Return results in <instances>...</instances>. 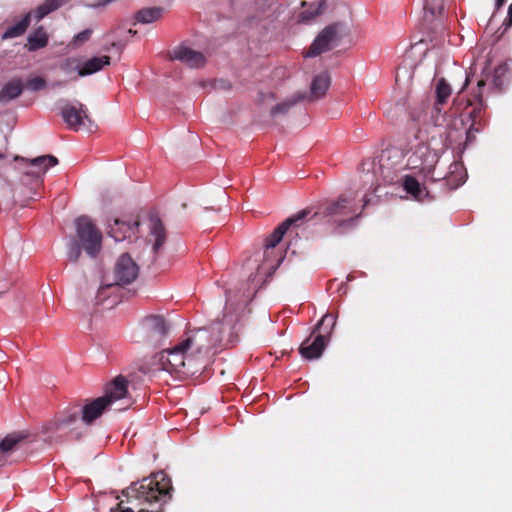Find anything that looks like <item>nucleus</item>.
I'll use <instances>...</instances> for the list:
<instances>
[{"label": "nucleus", "mask_w": 512, "mask_h": 512, "mask_svg": "<svg viewBox=\"0 0 512 512\" xmlns=\"http://www.w3.org/2000/svg\"><path fill=\"white\" fill-rule=\"evenodd\" d=\"M233 303L227 301L221 320L210 324V339L207 329H199L173 348L165 349L154 357L152 371H166L178 379H185L198 372L197 360L218 345H232L235 342L234 328L238 314Z\"/></svg>", "instance_id": "1"}, {"label": "nucleus", "mask_w": 512, "mask_h": 512, "mask_svg": "<svg viewBox=\"0 0 512 512\" xmlns=\"http://www.w3.org/2000/svg\"><path fill=\"white\" fill-rule=\"evenodd\" d=\"M476 103L470 101L459 118H454L447 127L446 140L450 145L467 146L475 140V134L486 126V105L481 92L474 95Z\"/></svg>", "instance_id": "2"}, {"label": "nucleus", "mask_w": 512, "mask_h": 512, "mask_svg": "<svg viewBox=\"0 0 512 512\" xmlns=\"http://www.w3.org/2000/svg\"><path fill=\"white\" fill-rule=\"evenodd\" d=\"M171 480L164 472L151 474L141 481L133 482L125 491L127 498L146 502L150 506L158 505L155 509H141L139 512H162V506L171 499ZM119 512H134L131 508Z\"/></svg>", "instance_id": "3"}, {"label": "nucleus", "mask_w": 512, "mask_h": 512, "mask_svg": "<svg viewBox=\"0 0 512 512\" xmlns=\"http://www.w3.org/2000/svg\"><path fill=\"white\" fill-rule=\"evenodd\" d=\"M358 215L354 199L341 195L336 201L327 202L318 211L313 214L310 213L305 221L313 224L324 221L340 226L353 220Z\"/></svg>", "instance_id": "4"}, {"label": "nucleus", "mask_w": 512, "mask_h": 512, "mask_svg": "<svg viewBox=\"0 0 512 512\" xmlns=\"http://www.w3.org/2000/svg\"><path fill=\"white\" fill-rule=\"evenodd\" d=\"M440 158V150L430 147L427 143H420L415 147L408 158L410 169L418 170L425 177H431L433 180H440L446 177L445 173H439L434 176L435 167Z\"/></svg>", "instance_id": "5"}, {"label": "nucleus", "mask_w": 512, "mask_h": 512, "mask_svg": "<svg viewBox=\"0 0 512 512\" xmlns=\"http://www.w3.org/2000/svg\"><path fill=\"white\" fill-rule=\"evenodd\" d=\"M77 242L85 252L95 258L102 247V233L87 216H80L75 220Z\"/></svg>", "instance_id": "6"}, {"label": "nucleus", "mask_w": 512, "mask_h": 512, "mask_svg": "<svg viewBox=\"0 0 512 512\" xmlns=\"http://www.w3.org/2000/svg\"><path fill=\"white\" fill-rule=\"evenodd\" d=\"M169 329L163 316L149 315L141 320L137 333L140 341L157 346L168 335Z\"/></svg>", "instance_id": "7"}, {"label": "nucleus", "mask_w": 512, "mask_h": 512, "mask_svg": "<svg viewBox=\"0 0 512 512\" xmlns=\"http://www.w3.org/2000/svg\"><path fill=\"white\" fill-rule=\"evenodd\" d=\"M14 159L15 161H23L29 165V169L25 171L22 182L25 185L31 183L35 192L42 187L43 176L47 170L58 164V159L52 155H43L34 159L16 156Z\"/></svg>", "instance_id": "8"}, {"label": "nucleus", "mask_w": 512, "mask_h": 512, "mask_svg": "<svg viewBox=\"0 0 512 512\" xmlns=\"http://www.w3.org/2000/svg\"><path fill=\"white\" fill-rule=\"evenodd\" d=\"M61 116L68 128L74 131H78L82 126H85L90 132L96 128L87 107L82 103H79L78 107L66 104L61 110Z\"/></svg>", "instance_id": "9"}, {"label": "nucleus", "mask_w": 512, "mask_h": 512, "mask_svg": "<svg viewBox=\"0 0 512 512\" xmlns=\"http://www.w3.org/2000/svg\"><path fill=\"white\" fill-rule=\"evenodd\" d=\"M139 274L136 262L127 254H123L117 260L114 267L115 285L124 286L132 283Z\"/></svg>", "instance_id": "10"}, {"label": "nucleus", "mask_w": 512, "mask_h": 512, "mask_svg": "<svg viewBox=\"0 0 512 512\" xmlns=\"http://www.w3.org/2000/svg\"><path fill=\"white\" fill-rule=\"evenodd\" d=\"M338 36V27L336 24L325 27L311 44L306 53V57H315L323 52L331 50Z\"/></svg>", "instance_id": "11"}, {"label": "nucleus", "mask_w": 512, "mask_h": 512, "mask_svg": "<svg viewBox=\"0 0 512 512\" xmlns=\"http://www.w3.org/2000/svg\"><path fill=\"white\" fill-rule=\"evenodd\" d=\"M310 213V209H303L292 217L286 219L267 237L265 243L266 249L274 248L282 240L284 234L290 227H300L305 222Z\"/></svg>", "instance_id": "12"}, {"label": "nucleus", "mask_w": 512, "mask_h": 512, "mask_svg": "<svg viewBox=\"0 0 512 512\" xmlns=\"http://www.w3.org/2000/svg\"><path fill=\"white\" fill-rule=\"evenodd\" d=\"M81 421L80 406L69 408L62 416L45 426L46 431L70 432L77 429Z\"/></svg>", "instance_id": "13"}, {"label": "nucleus", "mask_w": 512, "mask_h": 512, "mask_svg": "<svg viewBox=\"0 0 512 512\" xmlns=\"http://www.w3.org/2000/svg\"><path fill=\"white\" fill-rule=\"evenodd\" d=\"M139 226L140 222L137 218L129 220L114 219L113 224L108 226V234L117 242L124 241L136 235Z\"/></svg>", "instance_id": "14"}, {"label": "nucleus", "mask_w": 512, "mask_h": 512, "mask_svg": "<svg viewBox=\"0 0 512 512\" xmlns=\"http://www.w3.org/2000/svg\"><path fill=\"white\" fill-rule=\"evenodd\" d=\"M174 59L179 60L191 68L203 67L206 63L205 56L196 50L186 46H179L173 50Z\"/></svg>", "instance_id": "15"}, {"label": "nucleus", "mask_w": 512, "mask_h": 512, "mask_svg": "<svg viewBox=\"0 0 512 512\" xmlns=\"http://www.w3.org/2000/svg\"><path fill=\"white\" fill-rule=\"evenodd\" d=\"M327 342H325L322 336L310 335L299 347V353L304 359L313 360L319 358Z\"/></svg>", "instance_id": "16"}, {"label": "nucleus", "mask_w": 512, "mask_h": 512, "mask_svg": "<svg viewBox=\"0 0 512 512\" xmlns=\"http://www.w3.org/2000/svg\"><path fill=\"white\" fill-rule=\"evenodd\" d=\"M127 386L128 381L126 378L119 375L109 385H107L105 395L101 398H105V403L109 406L117 400H122L127 397Z\"/></svg>", "instance_id": "17"}, {"label": "nucleus", "mask_w": 512, "mask_h": 512, "mask_svg": "<svg viewBox=\"0 0 512 512\" xmlns=\"http://www.w3.org/2000/svg\"><path fill=\"white\" fill-rule=\"evenodd\" d=\"M104 399L105 398L99 397L83 407H80L81 421L89 425L99 418L103 411L108 407Z\"/></svg>", "instance_id": "18"}, {"label": "nucleus", "mask_w": 512, "mask_h": 512, "mask_svg": "<svg viewBox=\"0 0 512 512\" xmlns=\"http://www.w3.org/2000/svg\"><path fill=\"white\" fill-rule=\"evenodd\" d=\"M330 82V75L328 72H322L316 75L312 80L308 99L310 101H315L324 97L330 86Z\"/></svg>", "instance_id": "19"}, {"label": "nucleus", "mask_w": 512, "mask_h": 512, "mask_svg": "<svg viewBox=\"0 0 512 512\" xmlns=\"http://www.w3.org/2000/svg\"><path fill=\"white\" fill-rule=\"evenodd\" d=\"M150 235L154 238L153 252L157 254L166 241L165 227L157 216L150 217Z\"/></svg>", "instance_id": "20"}, {"label": "nucleus", "mask_w": 512, "mask_h": 512, "mask_svg": "<svg viewBox=\"0 0 512 512\" xmlns=\"http://www.w3.org/2000/svg\"><path fill=\"white\" fill-rule=\"evenodd\" d=\"M402 187L417 201H422L425 197L428 196L426 187L420 184V182L414 176L405 175L402 178Z\"/></svg>", "instance_id": "21"}, {"label": "nucleus", "mask_w": 512, "mask_h": 512, "mask_svg": "<svg viewBox=\"0 0 512 512\" xmlns=\"http://www.w3.org/2000/svg\"><path fill=\"white\" fill-rule=\"evenodd\" d=\"M28 438V432L17 431L6 435L0 442L2 454H9L20 447V444Z\"/></svg>", "instance_id": "22"}, {"label": "nucleus", "mask_w": 512, "mask_h": 512, "mask_svg": "<svg viewBox=\"0 0 512 512\" xmlns=\"http://www.w3.org/2000/svg\"><path fill=\"white\" fill-rule=\"evenodd\" d=\"M110 64V57L103 55L100 57H92L84 62H81V68L79 70V76L84 77L94 74L103 69L104 66Z\"/></svg>", "instance_id": "23"}, {"label": "nucleus", "mask_w": 512, "mask_h": 512, "mask_svg": "<svg viewBox=\"0 0 512 512\" xmlns=\"http://www.w3.org/2000/svg\"><path fill=\"white\" fill-rule=\"evenodd\" d=\"M23 92V83L21 79H12L6 83L0 90V103L5 104L16 99Z\"/></svg>", "instance_id": "24"}, {"label": "nucleus", "mask_w": 512, "mask_h": 512, "mask_svg": "<svg viewBox=\"0 0 512 512\" xmlns=\"http://www.w3.org/2000/svg\"><path fill=\"white\" fill-rule=\"evenodd\" d=\"M335 324L336 317L333 314H326L318 322L312 331V335L322 336L323 340L328 343Z\"/></svg>", "instance_id": "25"}, {"label": "nucleus", "mask_w": 512, "mask_h": 512, "mask_svg": "<svg viewBox=\"0 0 512 512\" xmlns=\"http://www.w3.org/2000/svg\"><path fill=\"white\" fill-rule=\"evenodd\" d=\"M31 14L32 12H28L19 22L7 28L2 34L1 39L7 40L22 36L31 23Z\"/></svg>", "instance_id": "26"}, {"label": "nucleus", "mask_w": 512, "mask_h": 512, "mask_svg": "<svg viewBox=\"0 0 512 512\" xmlns=\"http://www.w3.org/2000/svg\"><path fill=\"white\" fill-rule=\"evenodd\" d=\"M48 34L43 26L38 27L33 33L27 38V45L29 51H36L44 48L48 44Z\"/></svg>", "instance_id": "27"}, {"label": "nucleus", "mask_w": 512, "mask_h": 512, "mask_svg": "<svg viewBox=\"0 0 512 512\" xmlns=\"http://www.w3.org/2000/svg\"><path fill=\"white\" fill-rule=\"evenodd\" d=\"M163 13L164 8L162 7L143 8L137 12L136 20L143 24H149L160 19Z\"/></svg>", "instance_id": "28"}, {"label": "nucleus", "mask_w": 512, "mask_h": 512, "mask_svg": "<svg viewBox=\"0 0 512 512\" xmlns=\"http://www.w3.org/2000/svg\"><path fill=\"white\" fill-rule=\"evenodd\" d=\"M68 0H45L35 10V18L40 21L51 12L63 6Z\"/></svg>", "instance_id": "29"}, {"label": "nucleus", "mask_w": 512, "mask_h": 512, "mask_svg": "<svg viewBox=\"0 0 512 512\" xmlns=\"http://www.w3.org/2000/svg\"><path fill=\"white\" fill-rule=\"evenodd\" d=\"M436 104L435 109L439 111L438 105H443L451 96L452 89L444 78H440L436 84Z\"/></svg>", "instance_id": "30"}, {"label": "nucleus", "mask_w": 512, "mask_h": 512, "mask_svg": "<svg viewBox=\"0 0 512 512\" xmlns=\"http://www.w3.org/2000/svg\"><path fill=\"white\" fill-rule=\"evenodd\" d=\"M444 9V0H425V13H430L432 17L440 15Z\"/></svg>", "instance_id": "31"}, {"label": "nucleus", "mask_w": 512, "mask_h": 512, "mask_svg": "<svg viewBox=\"0 0 512 512\" xmlns=\"http://www.w3.org/2000/svg\"><path fill=\"white\" fill-rule=\"evenodd\" d=\"M80 68H81V61L77 58H68L61 66V69L65 73L71 74V73L77 72L78 76H79Z\"/></svg>", "instance_id": "32"}, {"label": "nucleus", "mask_w": 512, "mask_h": 512, "mask_svg": "<svg viewBox=\"0 0 512 512\" xmlns=\"http://www.w3.org/2000/svg\"><path fill=\"white\" fill-rule=\"evenodd\" d=\"M295 103L296 100H289L279 103L271 109L270 114L272 117H275L278 114H286L291 109V107L295 105Z\"/></svg>", "instance_id": "33"}, {"label": "nucleus", "mask_w": 512, "mask_h": 512, "mask_svg": "<svg viewBox=\"0 0 512 512\" xmlns=\"http://www.w3.org/2000/svg\"><path fill=\"white\" fill-rule=\"evenodd\" d=\"M508 71V67L506 64L498 65L494 70L493 82L495 86L501 87L503 84L502 78L506 75Z\"/></svg>", "instance_id": "34"}, {"label": "nucleus", "mask_w": 512, "mask_h": 512, "mask_svg": "<svg viewBox=\"0 0 512 512\" xmlns=\"http://www.w3.org/2000/svg\"><path fill=\"white\" fill-rule=\"evenodd\" d=\"M26 86L31 91H39L46 87V80L43 77L37 76L29 79Z\"/></svg>", "instance_id": "35"}, {"label": "nucleus", "mask_w": 512, "mask_h": 512, "mask_svg": "<svg viewBox=\"0 0 512 512\" xmlns=\"http://www.w3.org/2000/svg\"><path fill=\"white\" fill-rule=\"evenodd\" d=\"M81 249H83L81 244L74 240L71 243V246H70V248L68 250V253H67L68 259L71 262H77L78 259L81 256Z\"/></svg>", "instance_id": "36"}, {"label": "nucleus", "mask_w": 512, "mask_h": 512, "mask_svg": "<svg viewBox=\"0 0 512 512\" xmlns=\"http://www.w3.org/2000/svg\"><path fill=\"white\" fill-rule=\"evenodd\" d=\"M91 35H92V30L85 29L74 36L73 42L76 45H81V44L85 43L86 41H88L90 39Z\"/></svg>", "instance_id": "37"}, {"label": "nucleus", "mask_w": 512, "mask_h": 512, "mask_svg": "<svg viewBox=\"0 0 512 512\" xmlns=\"http://www.w3.org/2000/svg\"><path fill=\"white\" fill-rule=\"evenodd\" d=\"M320 14V5H318L316 8L304 10L300 14V20L301 21H309Z\"/></svg>", "instance_id": "38"}, {"label": "nucleus", "mask_w": 512, "mask_h": 512, "mask_svg": "<svg viewBox=\"0 0 512 512\" xmlns=\"http://www.w3.org/2000/svg\"><path fill=\"white\" fill-rule=\"evenodd\" d=\"M124 45H125V44H123V43H121V42H119V41L111 40V41L109 42V46L105 47L104 49H105L106 51H109L111 48H117V49H119V50H122V49H123V47H124Z\"/></svg>", "instance_id": "39"}, {"label": "nucleus", "mask_w": 512, "mask_h": 512, "mask_svg": "<svg viewBox=\"0 0 512 512\" xmlns=\"http://www.w3.org/2000/svg\"><path fill=\"white\" fill-rule=\"evenodd\" d=\"M215 88L229 90V89H231V84L227 81L219 80V81L215 82Z\"/></svg>", "instance_id": "40"}, {"label": "nucleus", "mask_w": 512, "mask_h": 512, "mask_svg": "<svg viewBox=\"0 0 512 512\" xmlns=\"http://www.w3.org/2000/svg\"><path fill=\"white\" fill-rule=\"evenodd\" d=\"M504 24L507 27L512 26V3L508 7V15H507V18L505 19Z\"/></svg>", "instance_id": "41"}, {"label": "nucleus", "mask_w": 512, "mask_h": 512, "mask_svg": "<svg viewBox=\"0 0 512 512\" xmlns=\"http://www.w3.org/2000/svg\"><path fill=\"white\" fill-rule=\"evenodd\" d=\"M111 286H112V284H108V285H106L105 287H101V288L99 289V291H98V295H97V297H96V299H97V304H99V303H100V301H102L101 296L104 294L105 289H106V288H108V287H111Z\"/></svg>", "instance_id": "42"}, {"label": "nucleus", "mask_w": 512, "mask_h": 512, "mask_svg": "<svg viewBox=\"0 0 512 512\" xmlns=\"http://www.w3.org/2000/svg\"><path fill=\"white\" fill-rule=\"evenodd\" d=\"M506 0H496V8L500 9L504 4Z\"/></svg>", "instance_id": "43"}, {"label": "nucleus", "mask_w": 512, "mask_h": 512, "mask_svg": "<svg viewBox=\"0 0 512 512\" xmlns=\"http://www.w3.org/2000/svg\"><path fill=\"white\" fill-rule=\"evenodd\" d=\"M485 84H486V83H485V81H484V80H479V81H478V84H477L478 89L480 90L482 87H484V86H485Z\"/></svg>", "instance_id": "44"}, {"label": "nucleus", "mask_w": 512, "mask_h": 512, "mask_svg": "<svg viewBox=\"0 0 512 512\" xmlns=\"http://www.w3.org/2000/svg\"><path fill=\"white\" fill-rule=\"evenodd\" d=\"M130 35H135L136 34V31L132 30V29H129L127 31Z\"/></svg>", "instance_id": "45"}, {"label": "nucleus", "mask_w": 512, "mask_h": 512, "mask_svg": "<svg viewBox=\"0 0 512 512\" xmlns=\"http://www.w3.org/2000/svg\"><path fill=\"white\" fill-rule=\"evenodd\" d=\"M63 84H64V82H56V83H54V84H53V87H55V86H61V85H63Z\"/></svg>", "instance_id": "46"}, {"label": "nucleus", "mask_w": 512, "mask_h": 512, "mask_svg": "<svg viewBox=\"0 0 512 512\" xmlns=\"http://www.w3.org/2000/svg\"><path fill=\"white\" fill-rule=\"evenodd\" d=\"M368 202H369V200L365 197L364 198V207H366L368 205Z\"/></svg>", "instance_id": "47"}, {"label": "nucleus", "mask_w": 512, "mask_h": 512, "mask_svg": "<svg viewBox=\"0 0 512 512\" xmlns=\"http://www.w3.org/2000/svg\"><path fill=\"white\" fill-rule=\"evenodd\" d=\"M79 437H80V433L76 432V433H75V438H76V439H79Z\"/></svg>", "instance_id": "48"}, {"label": "nucleus", "mask_w": 512, "mask_h": 512, "mask_svg": "<svg viewBox=\"0 0 512 512\" xmlns=\"http://www.w3.org/2000/svg\"><path fill=\"white\" fill-rule=\"evenodd\" d=\"M4 158V154L0 153V160Z\"/></svg>", "instance_id": "49"}]
</instances>
